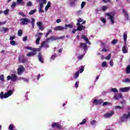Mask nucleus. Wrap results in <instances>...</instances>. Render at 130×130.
<instances>
[{
    "label": "nucleus",
    "instance_id": "1",
    "mask_svg": "<svg viewBox=\"0 0 130 130\" xmlns=\"http://www.w3.org/2000/svg\"><path fill=\"white\" fill-rule=\"evenodd\" d=\"M24 48L25 49H28V50L32 51V52H29L26 54V56L28 57H31L36 55V54H37V52H39L41 50V48H35L29 46L25 47Z\"/></svg>",
    "mask_w": 130,
    "mask_h": 130
},
{
    "label": "nucleus",
    "instance_id": "2",
    "mask_svg": "<svg viewBox=\"0 0 130 130\" xmlns=\"http://www.w3.org/2000/svg\"><path fill=\"white\" fill-rule=\"evenodd\" d=\"M13 94V90H9L8 91H7L6 93H5L4 94V92H1L0 93V98L1 99H4L5 98V99L10 97V96H12V94Z\"/></svg>",
    "mask_w": 130,
    "mask_h": 130
},
{
    "label": "nucleus",
    "instance_id": "3",
    "mask_svg": "<svg viewBox=\"0 0 130 130\" xmlns=\"http://www.w3.org/2000/svg\"><path fill=\"white\" fill-rule=\"evenodd\" d=\"M37 3H40L39 10V13H44V11L42 9L43 8L44 5L47 3V0H37Z\"/></svg>",
    "mask_w": 130,
    "mask_h": 130
},
{
    "label": "nucleus",
    "instance_id": "4",
    "mask_svg": "<svg viewBox=\"0 0 130 130\" xmlns=\"http://www.w3.org/2000/svg\"><path fill=\"white\" fill-rule=\"evenodd\" d=\"M19 20L20 21V25L23 26L28 25L30 23V19L27 18H22Z\"/></svg>",
    "mask_w": 130,
    "mask_h": 130
},
{
    "label": "nucleus",
    "instance_id": "5",
    "mask_svg": "<svg viewBox=\"0 0 130 130\" xmlns=\"http://www.w3.org/2000/svg\"><path fill=\"white\" fill-rule=\"evenodd\" d=\"M129 117H130V112H128V114H123L122 115V116L120 118V120L121 122H124L125 121H126L127 119L129 118Z\"/></svg>",
    "mask_w": 130,
    "mask_h": 130
},
{
    "label": "nucleus",
    "instance_id": "6",
    "mask_svg": "<svg viewBox=\"0 0 130 130\" xmlns=\"http://www.w3.org/2000/svg\"><path fill=\"white\" fill-rule=\"evenodd\" d=\"M7 81H10L11 80L12 82H16L18 80V77L15 74H12L11 76H7Z\"/></svg>",
    "mask_w": 130,
    "mask_h": 130
},
{
    "label": "nucleus",
    "instance_id": "7",
    "mask_svg": "<svg viewBox=\"0 0 130 130\" xmlns=\"http://www.w3.org/2000/svg\"><path fill=\"white\" fill-rule=\"evenodd\" d=\"M51 126L52 128H57L58 129H61L62 128V125L58 122H54L52 124Z\"/></svg>",
    "mask_w": 130,
    "mask_h": 130
},
{
    "label": "nucleus",
    "instance_id": "8",
    "mask_svg": "<svg viewBox=\"0 0 130 130\" xmlns=\"http://www.w3.org/2000/svg\"><path fill=\"white\" fill-rule=\"evenodd\" d=\"M62 38L54 37V36H51L50 38L46 39V42H49L50 41H55V40H58L61 39Z\"/></svg>",
    "mask_w": 130,
    "mask_h": 130
},
{
    "label": "nucleus",
    "instance_id": "9",
    "mask_svg": "<svg viewBox=\"0 0 130 130\" xmlns=\"http://www.w3.org/2000/svg\"><path fill=\"white\" fill-rule=\"evenodd\" d=\"M25 71V68L22 65H20L17 69V74L18 75H22L24 71Z\"/></svg>",
    "mask_w": 130,
    "mask_h": 130
},
{
    "label": "nucleus",
    "instance_id": "10",
    "mask_svg": "<svg viewBox=\"0 0 130 130\" xmlns=\"http://www.w3.org/2000/svg\"><path fill=\"white\" fill-rule=\"evenodd\" d=\"M18 60L19 61V62L21 63L22 62V63H25L26 61H27V58L25 57L24 56H20L18 58Z\"/></svg>",
    "mask_w": 130,
    "mask_h": 130
},
{
    "label": "nucleus",
    "instance_id": "11",
    "mask_svg": "<svg viewBox=\"0 0 130 130\" xmlns=\"http://www.w3.org/2000/svg\"><path fill=\"white\" fill-rule=\"evenodd\" d=\"M80 48H82L84 51L88 49V47L86 43H80L79 45Z\"/></svg>",
    "mask_w": 130,
    "mask_h": 130
},
{
    "label": "nucleus",
    "instance_id": "12",
    "mask_svg": "<svg viewBox=\"0 0 130 130\" xmlns=\"http://www.w3.org/2000/svg\"><path fill=\"white\" fill-rule=\"evenodd\" d=\"M106 16H108L109 17L110 20H111V24H114V17H113V16L110 15V13H106Z\"/></svg>",
    "mask_w": 130,
    "mask_h": 130
},
{
    "label": "nucleus",
    "instance_id": "13",
    "mask_svg": "<svg viewBox=\"0 0 130 130\" xmlns=\"http://www.w3.org/2000/svg\"><path fill=\"white\" fill-rule=\"evenodd\" d=\"M37 25L38 27H39V30H41V31H43L44 30V27H43V26L42 25V22H41V21L37 22Z\"/></svg>",
    "mask_w": 130,
    "mask_h": 130
},
{
    "label": "nucleus",
    "instance_id": "14",
    "mask_svg": "<svg viewBox=\"0 0 130 130\" xmlns=\"http://www.w3.org/2000/svg\"><path fill=\"white\" fill-rule=\"evenodd\" d=\"M127 46L126 43H125L122 49L123 53H127V52H128Z\"/></svg>",
    "mask_w": 130,
    "mask_h": 130
},
{
    "label": "nucleus",
    "instance_id": "15",
    "mask_svg": "<svg viewBox=\"0 0 130 130\" xmlns=\"http://www.w3.org/2000/svg\"><path fill=\"white\" fill-rule=\"evenodd\" d=\"M114 114V111H112L110 113H107L104 114V117L106 118L111 117Z\"/></svg>",
    "mask_w": 130,
    "mask_h": 130
},
{
    "label": "nucleus",
    "instance_id": "16",
    "mask_svg": "<svg viewBox=\"0 0 130 130\" xmlns=\"http://www.w3.org/2000/svg\"><path fill=\"white\" fill-rule=\"evenodd\" d=\"M114 99L118 100V99H122V94L118 93V94H115L114 96Z\"/></svg>",
    "mask_w": 130,
    "mask_h": 130
},
{
    "label": "nucleus",
    "instance_id": "17",
    "mask_svg": "<svg viewBox=\"0 0 130 130\" xmlns=\"http://www.w3.org/2000/svg\"><path fill=\"white\" fill-rule=\"evenodd\" d=\"M62 30H64V27L63 26H57L54 28L55 31H62Z\"/></svg>",
    "mask_w": 130,
    "mask_h": 130
},
{
    "label": "nucleus",
    "instance_id": "18",
    "mask_svg": "<svg viewBox=\"0 0 130 130\" xmlns=\"http://www.w3.org/2000/svg\"><path fill=\"white\" fill-rule=\"evenodd\" d=\"M130 90V86L120 88L121 92H128Z\"/></svg>",
    "mask_w": 130,
    "mask_h": 130
},
{
    "label": "nucleus",
    "instance_id": "19",
    "mask_svg": "<svg viewBox=\"0 0 130 130\" xmlns=\"http://www.w3.org/2000/svg\"><path fill=\"white\" fill-rule=\"evenodd\" d=\"M16 4L17 6H24L25 2H23V0H17Z\"/></svg>",
    "mask_w": 130,
    "mask_h": 130
},
{
    "label": "nucleus",
    "instance_id": "20",
    "mask_svg": "<svg viewBox=\"0 0 130 130\" xmlns=\"http://www.w3.org/2000/svg\"><path fill=\"white\" fill-rule=\"evenodd\" d=\"M38 57L39 61H40V62H42V63H43V62H44V61L43 60V59L42 58V54H41V52L39 53Z\"/></svg>",
    "mask_w": 130,
    "mask_h": 130
},
{
    "label": "nucleus",
    "instance_id": "21",
    "mask_svg": "<svg viewBox=\"0 0 130 130\" xmlns=\"http://www.w3.org/2000/svg\"><path fill=\"white\" fill-rule=\"evenodd\" d=\"M122 12H123L126 20H128L129 16H128V14H127V12H126L125 11V9H122Z\"/></svg>",
    "mask_w": 130,
    "mask_h": 130
},
{
    "label": "nucleus",
    "instance_id": "22",
    "mask_svg": "<svg viewBox=\"0 0 130 130\" xmlns=\"http://www.w3.org/2000/svg\"><path fill=\"white\" fill-rule=\"evenodd\" d=\"M85 28H86L85 26L80 25H78V27H77L76 30H77V31H82V30L85 29Z\"/></svg>",
    "mask_w": 130,
    "mask_h": 130
},
{
    "label": "nucleus",
    "instance_id": "23",
    "mask_svg": "<svg viewBox=\"0 0 130 130\" xmlns=\"http://www.w3.org/2000/svg\"><path fill=\"white\" fill-rule=\"evenodd\" d=\"M51 7V3H50V2H48V3H47V6L45 7V11H48V9Z\"/></svg>",
    "mask_w": 130,
    "mask_h": 130
},
{
    "label": "nucleus",
    "instance_id": "24",
    "mask_svg": "<svg viewBox=\"0 0 130 130\" xmlns=\"http://www.w3.org/2000/svg\"><path fill=\"white\" fill-rule=\"evenodd\" d=\"M68 28H70V29H72V28H73V24H65V27H64V29L65 30H68Z\"/></svg>",
    "mask_w": 130,
    "mask_h": 130
},
{
    "label": "nucleus",
    "instance_id": "25",
    "mask_svg": "<svg viewBox=\"0 0 130 130\" xmlns=\"http://www.w3.org/2000/svg\"><path fill=\"white\" fill-rule=\"evenodd\" d=\"M81 38H82V39H84V40L86 41V43H89L90 42V41H89V39L86 37V36L85 35H82Z\"/></svg>",
    "mask_w": 130,
    "mask_h": 130
},
{
    "label": "nucleus",
    "instance_id": "26",
    "mask_svg": "<svg viewBox=\"0 0 130 130\" xmlns=\"http://www.w3.org/2000/svg\"><path fill=\"white\" fill-rule=\"evenodd\" d=\"M123 39L125 44L126 43V39H127V35L126 34V32H124L123 34Z\"/></svg>",
    "mask_w": 130,
    "mask_h": 130
},
{
    "label": "nucleus",
    "instance_id": "27",
    "mask_svg": "<svg viewBox=\"0 0 130 130\" xmlns=\"http://www.w3.org/2000/svg\"><path fill=\"white\" fill-rule=\"evenodd\" d=\"M1 32H4V33H6V32H8L9 31V28L3 27L2 29L1 30Z\"/></svg>",
    "mask_w": 130,
    "mask_h": 130
},
{
    "label": "nucleus",
    "instance_id": "28",
    "mask_svg": "<svg viewBox=\"0 0 130 130\" xmlns=\"http://www.w3.org/2000/svg\"><path fill=\"white\" fill-rule=\"evenodd\" d=\"M80 75V71H77L74 74V79H78Z\"/></svg>",
    "mask_w": 130,
    "mask_h": 130
},
{
    "label": "nucleus",
    "instance_id": "29",
    "mask_svg": "<svg viewBox=\"0 0 130 130\" xmlns=\"http://www.w3.org/2000/svg\"><path fill=\"white\" fill-rule=\"evenodd\" d=\"M32 29L34 28V26L35 25V19L31 18V21L30 22Z\"/></svg>",
    "mask_w": 130,
    "mask_h": 130
},
{
    "label": "nucleus",
    "instance_id": "30",
    "mask_svg": "<svg viewBox=\"0 0 130 130\" xmlns=\"http://www.w3.org/2000/svg\"><path fill=\"white\" fill-rule=\"evenodd\" d=\"M83 21V19H82V18H79L78 19H77V23L76 24L77 26H80V25H81V22H82Z\"/></svg>",
    "mask_w": 130,
    "mask_h": 130
},
{
    "label": "nucleus",
    "instance_id": "31",
    "mask_svg": "<svg viewBox=\"0 0 130 130\" xmlns=\"http://www.w3.org/2000/svg\"><path fill=\"white\" fill-rule=\"evenodd\" d=\"M87 122V119H83L82 121L79 123V124L80 125H82L83 124H85Z\"/></svg>",
    "mask_w": 130,
    "mask_h": 130
},
{
    "label": "nucleus",
    "instance_id": "32",
    "mask_svg": "<svg viewBox=\"0 0 130 130\" xmlns=\"http://www.w3.org/2000/svg\"><path fill=\"white\" fill-rule=\"evenodd\" d=\"M9 130H16V129H14V124H11L9 126Z\"/></svg>",
    "mask_w": 130,
    "mask_h": 130
},
{
    "label": "nucleus",
    "instance_id": "33",
    "mask_svg": "<svg viewBox=\"0 0 130 130\" xmlns=\"http://www.w3.org/2000/svg\"><path fill=\"white\" fill-rule=\"evenodd\" d=\"M18 36H22L23 35V30L22 29H19L18 31Z\"/></svg>",
    "mask_w": 130,
    "mask_h": 130
},
{
    "label": "nucleus",
    "instance_id": "34",
    "mask_svg": "<svg viewBox=\"0 0 130 130\" xmlns=\"http://www.w3.org/2000/svg\"><path fill=\"white\" fill-rule=\"evenodd\" d=\"M80 67H81V69H79V72L80 74H82V73L84 72V66H80Z\"/></svg>",
    "mask_w": 130,
    "mask_h": 130
},
{
    "label": "nucleus",
    "instance_id": "35",
    "mask_svg": "<svg viewBox=\"0 0 130 130\" xmlns=\"http://www.w3.org/2000/svg\"><path fill=\"white\" fill-rule=\"evenodd\" d=\"M18 15H19V16H21V17H23V18H26V15H25V14L22 12H19Z\"/></svg>",
    "mask_w": 130,
    "mask_h": 130
},
{
    "label": "nucleus",
    "instance_id": "36",
    "mask_svg": "<svg viewBox=\"0 0 130 130\" xmlns=\"http://www.w3.org/2000/svg\"><path fill=\"white\" fill-rule=\"evenodd\" d=\"M0 80L2 82H5V76L4 75L2 74L0 76Z\"/></svg>",
    "mask_w": 130,
    "mask_h": 130
},
{
    "label": "nucleus",
    "instance_id": "37",
    "mask_svg": "<svg viewBox=\"0 0 130 130\" xmlns=\"http://www.w3.org/2000/svg\"><path fill=\"white\" fill-rule=\"evenodd\" d=\"M115 109H119V110H121V109H123V107H121L120 106H116L115 107Z\"/></svg>",
    "mask_w": 130,
    "mask_h": 130
},
{
    "label": "nucleus",
    "instance_id": "38",
    "mask_svg": "<svg viewBox=\"0 0 130 130\" xmlns=\"http://www.w3.org/2000/svg\"><path fill=\"white\" fill-rule=\"evenodd\" d=\"M40 39H41V37H39L36 39V44L38 45L39 44V42H40Z\"/></svg>",
    "mask_w": 130,
    "mask_h": 130
},
{
    "label": "nucleus",
    "instance_id": "39",
    "mask_svg": "<svg viewBox=\"0 0 130 130\" xmlns=\"http://www.w3.org/2000/svg\"><path fill=\"white\" fill-rule=\"evenodd\" d=\"M51 32H52V30L51 29H49V30L48 31V32L46 33V34L45 35V37L46 38H47V37H48V35L50 34V33H51Z\"/></svg>",
    "mask_w": 130,
    "mask_h": 130
},
{
    "label": "nucleus",
    "instance_id": "40",
    "mask_svg": "<svg viewBox=\"0 0 130 130\" xmlns=\"http://www.w3.org/2000/svg\"><path fill=\"white\" fill-rule=\"evenodd\" d=\"M10 44L11 45L15 46L17 45V43L15 41H10Z\"/></svg>",
    "mask_w": 130,
    "mask_h": 130
},
{
    "label": "nucleus",
    "instance_id": "41",
    "mask_svg": "<svg viewBox=\"0 0 130 130\" xmlns=\"http://www.w3.org/2000/svg\"><path fill=\"white\" fill-rule=\"evenodd\" d=\"M10 12V10L9 9H6V10H5L3 13L4 14V15H8L9 14V12Z\"/></svg>",
    "mask_w": 130,
    "mask_h": 130
},
{
    "label": "nucleus",
    "instance_id": "42",
    "mask_svg": "<svg viewBox=\"0 0 130 130\" xmlns=\"http://www.w3.org/2000/svg\"><path fill=\"white\" fill-rule=\"evenodd\" d=\"M126 74H130V66H128L126 69Z\"/></svg>",
    "mask_w": 130,
    "mask_h": 130
},
{
    "label": "nucleus",
    "instance_id": "43",
    "mask_svg": "<svg viewBox=\"0 0 130 130\" xmlns=\"http://www.w3.org/2000/svg\"><path fill=\"white\" fill-rule=\"evenodd\" d=\"M37 10L36 9L31 10V11H30V12L29 13V15H33L34 14H35V13H36Z\"/></svg>",
    "mask_w": 130,
    "mask_h": 130
},
{
    "label": "nucleus",
    "instance_id": "44",
    "mask_svg": "<svg viewBox=\"0 0 130 130\" xmlns=\"http://www.w3.org/2000/svg\"><path fill=\"white\" fill-rule=\"evenodd\" d=\"M20 80H23L24 82H26V83H28V82H29V79L25 78L24 77L20 78Z\"/></svg>",
    "mask_w": 130,
    "mask_h": 130
},
{
    "label": "nucleus",
    "instance_id": "45",
    "mask_svg": "<svg viewBox=\"0 0 130 130\" xmlns=\"http://www.w3.org/2000/svg\"><path fill=\"white\" fill-rule=\"evenodd\" d=\"M111 103L108 102H105L103 104V106H106V105H110Z\"/></svg>",
    "mask_w": 130,
    "mask_h": 130
},
{
    "label": "nucleus",
    "instance_id": "46",
    "mask_svg": "<svg viewBox=\"0 0 130 130\" xmlns=\"http://www.w3.org/2000/svg\"><path fill=\"white\" fill-rule=\"evenodd\" d=\"M16 6H17V3H16V2H13L11 5V8L12 9H15V8H16Z\"/></svg>",
    "mask_w": 130,
    "mask_h": 130
},
{
    "label": "nucleus",
    "instance_id": "47",
    "mask_svg": "<svg viewBox=\"0 0 130 130\" xmlns=\"http://www.w3.org/2000/svg\"><path fill=\"white\" fill-rule=\"evenodd\" d=\"M102 67H103V68L107 67V63L106 62V61L103 62V63L102 64Z\"/></svg>",
    "mask_w": 130,
    "mask_h": 130
},
{
    "label": "nucleus",
    "instance_id": "48",
    "mask_svg": "<svg viewBox=\"0 0 130 130\" xmlns=\"http://www.w3.org/2000/svg\"><path fill=\"white\" fill-rule=\"evenodd\" d=\"M101 22L104 23V24H105V23H106V19H105V18H104L103 17L101 18Z\"/></svg>",
    "mask_w": 130,
    "mask_h": 130
},
{
    "label": "nucleus",
    "instance_id": "49",
    "mask_svg": "<svg viewBox=\"0 0 130 130\" xmlns=\"http://www.w3.org/2000/svg\"><path fill=\"white\" fill-rule=\"evenodd\" d=\"M93 104H94V105H98V100L94 99L93 100Z\"/></svg>",
    "mask_w": 130,
    "mask_h": 130
},
{
    "label": "nucleus",
    "instance_id": "50",
    "mask_svg": "<svg viewBox=\"0 0 130 130\" xmlns=\"http://www.w3.org/2000/svg\"><path fill=\"white\" fill-rule=\"evenodd\" d=\"M112 92H114V93H117L118 90L116 88H112L111 89Z\"/></svg>",
    "mask_w": 130,
    "mask_h": 130
},
{
    "label": "nucleus",
    "instance_id": "51",
    "mask_svg": "<svg viewBox=\"0 0 130 130\" xmlns=\"http://www.w3.org/2000/svg\"><path fill=\"white\" fill-rule=\"evenodd\" d=\"M124 83H130V80L128 78H126L125 80H123Z\"/></svg>",
    "mask_w": 130,
    "mask_h": 130
},
{
    "label": "nucleus",
    "instance_id": "52",
    "mask_svg": "<svg viewBox=\"0 0 130 130\" xmlns=\"http://www.w3.org/2000/svg\"><path fill=\"white\" fill-rule=\"evenodd\" d=\"M117 41H118L117 40L114 39L113 41H112L111 43L112 44H116V43H117Z\"/></svg>",
    "mask_w": 130,
    "mask_h": 130
},
{
    "label": "nucleus",
    "instance_id": "53",
    "mask_svg": "<svg viewBox=\"0 0 130 130\" xmlns=\"http://www.w3.org/2000/svg\"><path fill=\"white\" fill-rule=\"evenodd\" d=\"M85 6H86V2H82L81 3V9H83V8H84V7H85Z\"/></svg>",
    "mask_w": 130,
    "mask_h": 130
},
{
    "label": "nucleus",
    "instance_id": "54",
    "mask_svg": "<svg viewBox=\"0 0 130 130\" xmlns=\"http://www.w3.org/2000/svg\"><path fill=\"white\" fill-rule=\"evenodd\" d=\"M15 38H16V37L15 36H11L10 37L9 40H11V41H14V39H15Z\"/></svg>",
    "mask_w": 130,
    "mask_h": 130
},
{
    "label": "nucleus",
    "instance_id": "55",
    "mask_svg": "<svg viewBox=\"0 0 130 130\" xmlns=\"http://www.w3.org/2000/svg\"><path fill=\"white\" fill-rule=\"evenodd\" d=\"M75 88H79V81H76L75 84Z\"/></svg>",
    "mask_w": 130,
    "mask_h": 130
},
{
    "label": "nucleus",
    "instance_id": "56",
    "mask_svg": "<svg viewBox=\"0 0 130 130\" xmlns=\"http://www.w3.org/2000/svg\"><path fill=\"white\" fill-rule=\"evenodd\" d=\"M103 104V100H99L98 101V104H99L100 105H101V104Z\"/></svg>",
    "mask_w": 130,
    "mask_h": 130
},
{
    "label": "nucleus",
    "instance_id": "57",
    "mask_svg": "<svg viewBox=\"0 0 130 130\" xmlns=\"http://www.w3.org/2000/svg\"><path fill=\"white\" fill-rule=\"evenodd\" d=\"M27 7H32V3H31V2H28L27 4Z\"/></svg>",
    "mask_w": 130,
    "mask_h": 130
},
{
    "label": "nucleus",
    "instance_id": "58",
    "mask_svg": "<svg viewBox=\"0 0 130 130\" xmlns=\"http://www.w3.org/2000/svg\"><path fill=\"white\" fill-rule=\"evenodd\" d=\"M106 58L108 60L110 59L111 58V54H109L106 57Z\"/></svg>",
    "mask_w": 130,
    "mask_h": 130
},
{
    "label": "nucleus",
    "instance_id": "59",
    "mask_svg": "<svg viewBox=\"0 0 130 130\" xmlns=\"http://www.w3.org/2000/svg\"><path fill=\"white\" fill-rule=\"evenodd\" d=\"M106 10H107V7L106 6L102 7V11H103L104 12V11H106Z\"/></svg>",
    "mask_w": 130,
    "mask_h": 130
},
{
    "label": "nucleus",
    "instance_id": "60",
    "mask_svg": "<svg viewBox=\"0 0 130 130\" xmlns=\"http://www.w3.org/2000/svg\"><path fill=\"white\" fill-rule=\"evenodd\" d=\"M94 123H96V120H92V121L90 122V124H91L92 125H93Z\"/></svg>",
    "mask_w": 130,
    "mask_h": 130
},
{
    "label": "nucleus",
    "instance_id": "61",
    "mask_svg": "<svg viewBox=\"0 0 130 130\" xmlns=\"http://www.w3.org/2000/svg\"><path fill=\"white\" fill-rule=\"evenodd\" d=\"M28 39V38L27 37V36H25V37H23V41H27Z\"/></svg>",
    "mask_w": 130,
    "mask_h": 130
},
{
    "label": "nucleus",
    "instance_id": "62",
    "mask_svg": "<svg viewBox=\"0 0 130 130\" xmlns=\"http://www.w3.org/2000/svg\"><path fill=\"white\" fill-rule=\"evenodd\" d=\"M114 64V63H113V61L110 60V66H111V67H113Z\"/></svg>",
    "mask_w": 130,
    "mask_h": 130
},
{
    "label": "nucleus",
    "instance_id": "63",
    "mask_svg": "<svg viewBox=\"0 0 130 130\" xmlns=\"http://www.w3.org/2000/svg\"><path fill=\"white\" fill-rule=\"evenodd\" d=\"M55 57H56V55L55 54L52 55L51 57V59H54Z\"/></svg>",
    "mask_w": 130,
    "mask_h": 130
},
{
    "label": "nucleus",
    "instance_id": "64",
    "mask_svg": "<svg viewBox=\"0 0 130 130\" xmlns=\"http://www.w3.org/2000/svg\"><path fill=\"white\" fill-rule=\"evenodd\" d=\"M42 35H43V34H42V32H39L37 34L36 36H42Z\"/></svg>",
    "mask_w": 130,
    "mask_h": 130
}]
</instances>
